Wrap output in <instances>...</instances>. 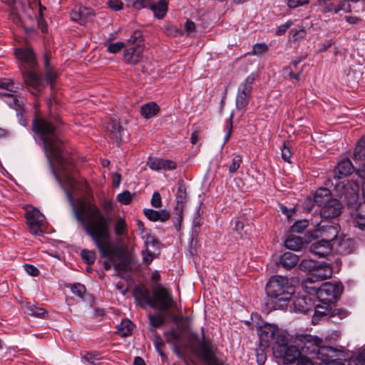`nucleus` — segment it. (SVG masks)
Returning <instances> with one entry per match:
<instances>
[{"label":"nucleus","instance_id":"obj_63","mask_svg":"<svg viewBox=\"0 0 365 365\" xmlns=\"http://www.w3.org/2000/svg\"><path fill=\"white\" fill-rule=\"evenodd\" d=\"M356 223L357 227L365 231V212H359L356 217Z\"/></svg>","mask_w":365,"mask_h":365},{"label":"nucleus","instance_id":"obj_26","mask_svg":"<svg viewBox=\"0 0 365 365\" xmlns=\"http://www.w3.org/2000/svg\"><path fill=\"white\" fill-rule=\"evenodd\" d=\"M187 187L183 180L178 181V191L175 195L176 205L175 207H182L187 201Z\"/></svg>","mask_w":365,"mask_h":365},{"label":"nucleus","instance_id":"obj_45","mask_svg":"<svg viewBox=\"0 0 365 365\" xmlns=\"http://www.w3.org/2000/svg\"><path fill=\"white\" fill-rule=\"evenodd\" d=\"M1 96L6 97L7 99L5 100L10 106H14L15 109L19 111L21 108V104L17 98V96L11 93H0Z\"/></svg>","mask_w":365,"mask_h":365},{"label":"nucleus","instance_id":"obj_55","mask_svg":"<svg viewBox=\"0 0 365 365\" xmlns=\"http://www.w3.org/2000/svg\"><path fill=\"white\" fill-rule=\"evenodd\" d=\"M242 162V158L240 155L234 156L232 159L231 164L229 165V172L230 173H235L240 167Z\"/></svg>","mask_w":365,"mask_h":365},{"label":"nucleus","instance_id":"obj_20","mask_svg":"<svg viewBox=\"0 0 365 365\" xmlns=\"http://www.w3.org/2000/svg\"><path fill=\"white\" fill-rule=\"evenodd\" d=\"M316 297L302 295L298 297V312L309 315L315 307Z\"/></svg>","mask_w":365,"mask_h":365},{"label":"nucleus","instance_id":"obj_58","mask_svg":"<svg viewBox=\"0 0 365 365\" xmlns=\"http://www.w3.org/2000/svg\"><path fill=\"white\" fill-rule=\"evenodd\" d=\"M125 46V45L123 42L118 41L110 43L108 46L107 50L109 53L115 54L121 51Z\"/></svg>","mask_w":365,"mask_h":365},{"label":"nucleus","instance_id":"obj_49","mask_svg":"<svg viewBox=\"0 0 365 365\" xmlns=\"http://www.w3.org/2000/svg\"><path fill=\"white\" fill-rule=\"evenodd\" d=\"M268 346H264L259 344L258 348L256 349L257 362L259 365H264L267 360L265 349Z\"/></svg>","mask_w":365,"mask_h":365},{"label":"nucleus","instance_id":"obj_23","mask_svg":"<svg viewBox=\"0 0 365 365\" xmlns=\"http://www.w3.org/2000/svg\"><path fill=\"white\" fill-rule=\"evenodd\" d=\"M149 9L153 12L155 17L162 19L168 12V2L166 0H159L155 3L150 0Z\"/></svg>","mask_w":365,"mask_h":365},{"label":"nucleus","instance_id":"obj_47","mask_svg":"<svg viewBox=\"0 0 365 365\" xmlns=\"http://www.w3.org/2000/svg\"><path fill=\"white\" fill-rule=\"evenodd\" d=\"M354 243L352 240H343L339 245L340 252L344 255L350 254L354 250Z\"/></svg>","mask_w":365,"mask_h":365},{"label":"nucleus","instance_id":"obj_52","mask_svg":"<svg viewBox=\"0 0 365 365\" xmlns=\"http://www.w3.org/2000/svg\"><path fill=\"white\" fill-rule=\"evenodd\" d=\"M291 66H293L294 68H297V61H292L289 66L283 68L282 76L284 78L297 79V74L294 73Z\"/></svg>","mask_w":365,"mask_h":365},{"label":"nucleus","instance_id":"obj_15","mask_svg":"<svg viewBox=\"0 0 365 365\" xmlns=\"http://www.w3.org/2000/svg\"><path fill=\"white\" fill-rule=\"evenodd\" d=\"M355 167L349 158H343L334 169V177L337 179H342L351 175Z\"/></svg>","mask_w":365,"mask_h":365},{"label":"nucleus","instance_id":"obj_38","mask_svg":"<svg viewBox=\"0 0 365 365\" xmlns=\"http://www.w3.org/2000/svg\"><path fill=\"white\" fill-rule=\"evenodd\" d=\"M183 209L182 207H174L173 221L177 231H180L181 229V223L183 218Z\"/></svg>","mask_w":365,"mask_h":365},{"label":"nucleus","instance_id":"obj_29","mask_svg":"<svg viewBox=\"0 0 365 365\" xmlns=\"http://www.w3.org/2000/svg\"><path fill=\"white\" fill-rule=\"evenodd\" d=\"M160 111V107L154 102L145 103L141 106L140 113L147 119L155 116Z\"/></svg>","mask_w":365,"mask_h":365},{"label":"nucleus","instance_id":"obj_37","mask_svg":"<svg viewBox=\"0 0 365 365\" xmlns=\"http://www.w3.org/2000/svg\"><path fill=\"white\" fill-rule=\"evenodd\" d=\"M348 365H365V347L349 359Z\"/></svg>","mask_w":365,"mask_h":365},{"label":"nucleus","instance_id":"obj_14","mask_svg":"<svg viewBox=\"0 0 365 365\" xmlns=\"http://www.w3.org/2000/svg\"><path fill=\"white\" fill-rule=\"evenodd\" d=\"M133 296L135 300L140 303L142 307H144V305L146 304L153 309H157V304L150 297V292L145 286L139 285L135 287L133 289Z\"/></svg>","mask_w":365,"mask_h":365},{"label":"nucleus","instance_id":"obj_60","mask_svg":"<svg viewBox=\"0 0 365 365\" xmlns=\"http://www.w3.org/2000/svg\"><path fill=\"white\" fill-rule=\"evenodd\" d=\"M150 204L155 208H160L162 207V199L158 192L155 191L153 192L150 200Z\"/></svg>","mask_w":365,"mask_h":365},{"label":"nucleus","instance_id":"obj_27","mask_svg":"<svg viewBox=\"0 0 365 365\" xmlns=\"http://www.w3.org/2000/svg\"><path fill=\"white\" fill-rule=\"evenodd\" d=\"M24 312L30 316L43 319L48 316V312L43 308L37 307L31 302H26L24 306Z\"/></svg>","mask_w":365,"mask_h":365},{"label":"nucleus","instance_id":"obj_51","mask_svg":"<svg viewBox=\"0 0 365 365\" xmlns=\"http://www.w3.org/2000/svg\"><path fill=\"white\" fill-rule=\"evenodd\" d=\"M46 81L49 84L51 88L53 87L55 82L58 78V73L54 68L45 71Z\"/></svg>","mask_w":365,"mask_h":365},{"label":"nucleus","instance_id":"obj_7","mask_svg":"<svg viewBox=\"0 0 365 365\" xmlns=\"http://www.w3.org/2000/svg\"><path fill=\"white\" fill-rule=\"evenodd\" d=\"M318 226L317 230L309 231L304 234L303 237L298 236V252L318 238L319 237V233L321 234L320 236L323 237V240H328L329 243L337 237L339 234L338 225H322L319 224Z\"/></svg>","mask_w":365,"mask_h":365},{"label":"nucleus","instance_id":"obj_50","mask_svg":"<svg viewBox=\"0 0 365 365\" xmlns=\"http://www.w3.org/2000/svg\"><path fill=\"white\" fill-rule=\"evenodd\" d=\"M268 51V46L265 43H255L252 47V51L247 53L248 55H262Z\"/></svg>","mask_w":365,"mask_h":365},{"label":"nucleus","instance_id":"obj_19","mask_svg":"<svg viewBox=\"0 0 365 365\" xmlns=\"http://www.w3.org/2000/svg\"><path fill=\"white\" fill-rule=\"evenodd\" d=\"M144 46H130L124 51L123 60L130 65H136L142 58Z\"/></svg>","mask_w":365,"mask_h":365},{"label":"nucleus","instance_id":"obj_6","mask_svg":"<svg viewBox=\"0 0 365 365\" xmlns=\"http://www.w3.org/2000/svg\"><path fill=\"white\" fill-rule=\"evenodd\" d=\"M16 57L21 61L19 68L25 83L36 91L43 87V79L36 71L37 62L33 50L30 48H19L15 51Z\"/></svg>","mask_w":365,"mask_h":365},{"label":"nucleus","instance_id":"obj_43","mask_svg":"<svg viewBox=\"0 0 365 365\" xmlns=\"http://www.w3.org/2000/svg\"><path fill=\"white\" fill-rule=\"evenodd\" d=\"M144 38L140 31H135L128 39L130 46H143Z\"/></svg>","mask_w":365,"mask_h":365},{"label":"nucleus","instance_id":"obj_40","mask_svg":"<svg viewBox=\"0 0 365 365\" xmlns=\"http://www.w3.org/2000/svg\"><path fill=\"white\" fill-rule=\"evenodd\" d=\"M126 6L129 8H133L136 10H140L144 8H149L150 5V0H125Z\"/></svg>","mask_w":365,"mask_h":365},{"label":"nucleus","instance_id":"obj_56","mask_svg":"<svg viewBox=\"0 0 365 365\" xmlns=\"http://www.w3.org/2000/svg\"><path fill=\"white\" fill-rule=\"evenodd\" d=\"M143 262L145 264H150L154 259V252L150 249L144 247L141 251Z\"/></svg>","mask_w":365,"mask_h":365},{"label":"nucleus","instance_id":"obj_39","mask_svg":"<svg viewBox=\"0 0 365 365\" xmlns=\"http://www.w3.org/2000/svg\"><path fill=\"white\" fill-rule=\"evenodd\" d=\"M341 11L346 14L351 13L352 11H359V10H354L348 0H341L338 2L336 6H334V11L335 14H338Z\"/></svg>","mask_w":365,"mask_h":365},{"label":"nucleus","instance_id":"obj_21","mask_svg":"<svg viewBox=\"0 0 365 365\" xmlns=\"http://www.w3.org/2000/svg\"><path fill=\"white\" fill-rule=\"evenodd\" d=\"M332 274V267L329 264L319 262L311 277L320 282L331 277Z\"/></svg>","mask_w":365,"mask_h":365},{"label":"nucleus","instance_id":"obj_28","mask_svg":"<svg viewBox=\"0 0 365 365\" xmlns=\"http://www.w3.org/2000/svg\"><path fill=\"white\" fill-rule=\"evenodd\" d=\"M317 282L315 279L309 276L302 282V287L304 292H306L308 296L317 297V292L319 287H317L315 285V283Z\"/></svg>","mask_w":365,"mask_h":365},{"label":"nucleus","instance_id":"obj_57","mask_svg":"<svg viewBox=\"0 0 365 365\" xmlns=\"http://www.w3.org/2000/svg\"><path fill=\"white\" fill-rule=\"evenodd\" d=\"M116 199L123 205H128L132 200V195L129 191L126 190L118 194Z\"/></svg>","mask_w":365,"mask_h":365},{"label":"nucleus","instance_id":"obj_30","mask_svg":"<svg viewBox=\"0 0 365 365\" xmlns=\"http://www.w3.org/2000/svg\"><path fill=\"white\" fill-rule=\"evenodd\" d=\"M297 222L291 226L288 231L287 237L284 242V247L290 250L297 251V236L294 235L296 231Z\"/></svg>","mask_w":365,"mask_h":365},{"label":"nucleus","instance_id":"obj_2","mask_svg":"<svg viewBox=\"0 0 365 365\" xmlns=\"http://www.w3.org/2000/svg\"><path fill=\"white\" fill-rule=\"evenodd\" d=\"M32 130L43 141L52 170L54 172L51 158L57 163L59 173L68 180L73 182V179L70 175L73 170V161L71 158L63 156L62 141L59 138L56 126L47 120L36 117L32 120Z\"/></svg>","mask_w":365,"mask_h":365},{"label":"nucleus","instance_id":"obj_24","mask_svg":"<svg viewBox=\"0 0 365 365\" xmlns=\"http://www.w3.org/2000/svg\"><path fill=\"white\" fill-rule=\"evenodd\" d=\"M278 267H282L286 270H290L297 266V255L286 252L280 256L279 262L277 263Z\"/></svg>","mask_w":365,"mask_h":365},{"label":"nucleus","instance_id":"obj_44","mask_svg":"<svg viewBox=\"0 0 365 365\" xmlns=\"http://www.w3.org/2000/svg\"><path fill=\"white\" fill-rule=\"evenodd\" d=\"M250 98V96L237 93L235 100L236 108L237 110H245L249 104Z\"/></svg>","mask_w":365,"mask_h":365},{"label":"nucleus","instance_id":"obj_61","mask_svg":"<svg viewBox=\"0 0 365 365\" xmlns=\"http://www.w3.org/2000/svg\"><path fill=\"white\" fill-rule=\"evenodd\" d=\"M289 143H284V146L282 149V158L284 161L288 163H291L290 158L292 157V153L290 151V148L289 146Z\"/></svg>","mask_w":365,"mask_h":365},{"label":"nucleus","instance_id":"obj_17","mask_svg":"<svg viewBox=\"0 0 365 365\" xmlns=\"http://www.w3.org/2000/svg\"><path fill=\"white\" fill-rule=\"evenodd\" d=\"M147 164L153 170H173L177 168V163L175 161L158 158L150 157Z\"/></svg>","mask_w":365,"mask_h":365},{"label":"nucleus","instance_id":"obj_25","mask_svg":"<svg viewBox=\"0 0 365 365\" xmlns=\"http://www.w3.org/2000/svg\"><path fill=\"white\" fill-rule=\"evenodd\" d=\"M312 316V322L313 324H317L324 317L331 316L330 304L321 306L319 304L315 305L313 312L310 314Z\"/></svg>","mask_w":365,"mask_h":365},{"label":"nucleus","instance_id":"obj_54","mask_svg":"<svg viewBox=\"0 0 365 365\" xmlns=\"http://www.w3.org/2000/svg\"><path fill=\"white\" fill-rule=\"evenodd\" d=\"M160 242L153 235H148L144 242V247L150 249L151 247L153 249L157 248L159 250Z\"/></svg>","mask_w":365,"mask_h":365},{"label":"nucleus","instance_id":"obj_31","mask_svg":"<svg viewBox=\"0 0 365 365\" xmlns=\"http://www.w3.org/2000/svg\"><path fill=\"white\" fill-rule=\"evenodd\" d=\"M313 198L319 206L324 205L327 200L331 199V191L327 187H320L315 192Z\"/></svg>","mask_w":365,"mask_h":365},{"label":"nucleus","instance_id":"obj_59","mask_svg":"<svg viewBox=\"0 0 365 365\" xmlns=\"http://www.w3.org/2000/svg\"><path fill=\"white\" fill-rule=\"evenodd\" d=\"M143 213L149 220L152 222L158 221V210L145 208L143 210Z\"/></svg>","mask_w":365,"mask_h":365},{"label":"nucleus","instance_id":"obj_32","mask_svg":"<svg viewBox=\"0 0 365 365\" xmlns=\"http://www.w3.org/2000/svg\"><path fill=\"white\" fill-rule=\"evenodd\" d=\"M255 77L253 73L249 75L245 81L241 83L238 87L237 93L243 95H247L251 97L252 85L255 81Z\"/></svg>","mask_w":365,"mask_h":365},{"label":"nucleus","instance_id":"obj_62","mask_svg":"<svg viewBox=\"0 0 365 365\" xmlns=\"http://www.w3.org/2000/svg\"><path fill=\"white\" fill-rule=\"evenodd\" d=\"M349 316V312L344 309H331V317H338L340 319H343Z\"/></svg>","mask_w":365,"mask_h":365},{"label":"nucleus","instance_id":"obj_36","mask_svg":"<svg viewBox=\"0 0 365 365\" xmlns=\"http://www.w3.org/2000/svg\"><path fill=\"white\" fill-rule=\"evenodd\" d=\"M164 336L168 344L174 346L175 349H178V343L180 340V335L175 330L171 329L164 332Z\"/></svg>","mask_w":365,"mask_h":365},{"label":"nucleus","instance_id":"obj_8","mask_svg":"<svg viewBox=\"0 0 365 365\" xmlns=\"http://www.w3.org/2000/svg\"><path fill=\"white\" fill-rule=\"evenodd\" d=\"M342 292L343 285L341 282H327L319 288L316 298L324 305H329L335 302Z\"/></svg>","mask_w":365,"mask_h":365},{"label":"nucleus","instance_id":"obj_53","mask_svg":"<svg viewBox=\"0 0 365 365\" xmlns=\"http://www.w3.org/2000/svg\"><path fill=\"white\" fill-rule=\"evenodd\" d=\"M149 321L150 325L154 328H159L165 323L164 318L160 314H150Z\"/></svg>","mask_w":365,"mask_h":365},{"label":"nucleus","instance_id":"obj_64","mask_svg":"<svg viewBox=\"0 0 365 365\" xmlns=\"http://www.w3.org/2000/svg\"><path fill=\"white\" fill-rule=\"evenodd\" d=\"M108 5L113 11H120L123 9V4L120 0H110L108 1Z\"/></svg>","mask_w":365,"mask_h":365},{"label":"nucleus","instance_id":"obj_34","mask_svg":"<svg viewBox=\"0 0 365 365\" xmlns=\"http://www.w3.org/2000/svg\"><path fill=\"white\" fill-rule=\"evenodd\" d=\"M354 158L356 161L365 160V135L358 140L354 152Z\"/></svg>","mask_w":365,"mask_h":365},{"label":"nucleus","instance_id":"obj_42","mask_svg":"<svg viewBox=\"0 0 365 365\" xmlns=\"http://www.w3.org/2000/svg\"><path fill=\"white\" fill-rule=\"evenodd\" d=\"M114 231L115 235L118 237L127 235V223L124 218L120 217L116 221L114 227Z\"/></svg>","mask_w":365,"mask_h":365},{"label":"nucleus","instance_id":"obj_1","mask_svg":"<svg viewBox=\"0 0 365 365\" xmlns=\"http://www.w3.org/2000/svg\"><path fill=\"white\" fill-rule=\"evenodd\" d=\"M67 196L71 203L76 220L81 225L86 235L91 237L101 257L109 259L108 262H104V269H110L114 257L118 255V248L113 247L110 243L111 217L103 214L101 210L90 200L79 198L74 201L72 194L68 191Z\"/></svg>","mask_w":365,"mask_h":365},{"label":"nucleus","instance_id":"obj_5","mask_svg":"<svg viewBox=\"0 0 365 365\" xmlns=\"http://www.w3.org/2000/svg\"><path fill=\"white\" fill-rule=\"evenodd\" d=\"M295 287L287 277L275 275L269 278L265 287L268 299L265 303L267 310H289L295 312Z\"/></svg>","mask_w":365,"mask_h":365},{"label":"nucleus","instance_id":"obj_9","mask_svg":"<svg viewBox=\"0 0 365 365\" xmlns=\"http://www.w3.org/2000/svg\"><path fill=\"white\" fill-rule=\"evenodd\" d=\"M153 295L155 302L159 303L157 309L160 311L168 312L170 309H177V303L168 289L160 285L153 290Z\"/></svg>","mask_w":365,"mask_h":365},{"label":"nucleus","instance_id":"obj_12","mask_svg":"<svg viewBox=\"0 0 365 365\" xmlns=\"http://www.w3.org/2000/svg\"><path fill=\"white\" fill-rule=\"evenodd\" d=\"M342 205L341 202L336 199H331L322 205L320 210L321 217L324 219H332L340 215L341 213Z\"/></svg>","mask_w":365,"mask_h":365},{"label":"nucleus","instance_id":"obj_16","mask_svg":"<svg viewBox=\"0 0 365 365\" xmlns=\"http://www.w3.org/2000/svg\"><path fill=\"white\" fill-rule=\"evenodd\" d=\"M309 251L319 258L327 257L331 252V244L328 240H317L311 242Z\"/></svg>","mask_w":365,"mask_h":365},{"label":"nucleus","instance_id":"obj_35","mask_svg":"<svg viewBox=\"0 0 365 365\" xmlns=\"http://www.w3.org/2000/svg\"><path fill=\"white\" fill-rule=\"evenodd\" d=\"M318 263L317 261L305 259L302 260L298 268L302 271L307 272L311 276L314 272V269L317 267Z\"/></svg>","mask_w":365,"mask_h":365},{"label":"nucleus","instance_id":"obj_4","mask_svg":"<svg viewBox=\"0 0 365 365\" xmlns=\"http://www.w3.org/2000/svg\"><path fill=\"white\" fill-rule=\"evenodd\" d=\"M260 344L269 346L273 343L272 350L276 358H280L285 364L297 360V346L290 343L293 337L286 331L279 330L273 324L264 323L257 329Z\"/></svg>","mask_w":365,"mask_h":365},{"label":"nucleus","instance_id":"obj_13","mask_svg":"<svg viewBox=\"0 0 365 365\" xmlns=\"http://www.w3.org/2000/svg\"><path fill=\"white\" fill-rule=\"evenodd\" d=\"M71 19L73 21L78 22L81 25H86L91 21L95 16V11L91 8L79 6L70 13Z\"/></svg>","mask_w":365,"mask_h":365},{"label":"nucleus","instance_id":"obj_22","mask_svg":"<svg viewBox=\"0 0 365 365\" xmlns=\"http://www.w3.org/2000/svg\"><path fill=\"white\" fill-rule=\"evenodd\" d=\"M107 130L110 138L113 140L116 144H120L122 140V133L123 128L119 121L115 119L111 120L107 126Z\"/></svg>","mask_w":365,"mask_h":365},{"label":"nucleus","instance_id":"obj_46","mask_svg":"<svg viewBox=\"0 0 365 365\" xmlns=\"http://www.w3.org/2000/svg\"><path fill=\"white\" fill-rule=\"evenodd\" d=\"M67 287H70L73 294L80 298H83V296L86 292V289L83 284L81 283H76L73 284H70L67 285Z\"/></svg>","mask_w":365,"mask_h":365},{"label":"nucleus","instance_id":"obj_33","mask_svg":"<svg viewBox=\"0 0 365 365\" xmlns=\"http://www.w3.org/2000/svg\"><path fill=\"white\" fill-rule=\"evenodd\" d=\"M133 323L128 319H124L121 321L120 324L116 327V332L118 334L123 337L128 336L131 334L133 329Z\"/></svg>","mask_w":365,"mask_h":365},{"label":"nucleus","instance_id":"obj_18","mask_svg":"<svg viewBox=\"0 0 365 365\" xmlns=\"http://www.w3.org/2000/svg\"><path fill=\"white\" fill-rule=\"evenodd\" d=\"M120 261L118 263L113 264L115 270L118 272L117 275L120 277H123V274L126 273L132 269L131 264L133 262V257L130 255L123 254V251L118 250V255Z\"/></svg>","mask_w":365,"mask_h":365},{"label":"nucleus","instance_id":"obj_3","mask_svg":"<svg viewBox=\"0 0 365 365\" xmlns=\"http://www.w3.org/2000/svg\"><path fill=\"white\" fill-rule=\"evenodd\" d=\"M322 340L310 334H298V365H314L304 354H314L321 365H345L348 354L343 349L322 346Z\"/></svg>","mask_w":365,"mask_h":365},{"label":"nucleus","instance_id":"obj_10","mask_svg":"<svg viewBox=\"0 0 365 365\" xmlns=\"http://www.w3.org/2000/svg\"><path fill=\"white\" fill-rule=\"evenodd\" d=\"M199 354L207 365H222L215 354L210 341L205 338L203 327H202V340Z\"/></svg>","mask_w":365,"mask_h":365},{"label":"nucleus","instance_id":"obj_48","mask_svg":"<svg viewBox=\"0 0 365 365\" xmlns=\"http://www.w3.org/2000/svg\"><path fill=\"white\" fill-rule=\"evenodd\" d=\"M154 345L155 347L156 351L158 352V354L160 355L162 360H166L168 359V356L166 354L164 351V349L165 348V345L164 342L162 341L160 336H156V339L154 341Z\"/></svg>","mask_w":365,"mask_h":365},{"label":"nucleus","instance_id":"obj_41","mask_svg":"<svg viewBox=\"0 0 365 365\" xmlns=\"http://www.w3.org/2000/svg\"><path fill=\"white\" fill-rule=\"evenodd\" d=\"M81 257L84 263L91 265L96 261V253L94 250L83 249L81 252Z\"/></svg>","mask_w":365,"mask_h":365},{"label":"nucleus","instance_id":"obj_11","mask_svg":"<svg viewBox=\"0 0 365 365\" xmlns=\"http://www.w3.org/2000/svg\"><path fill=\"white\" fill-rule=\"evenodd\" d=\"M26 218L29 227V232L34 235H39L41 232V225L45 220L44 215L36 208L31 207L26 212Z\"/></svg>","mask_w":365,"mask_h":365}]
</instances>
